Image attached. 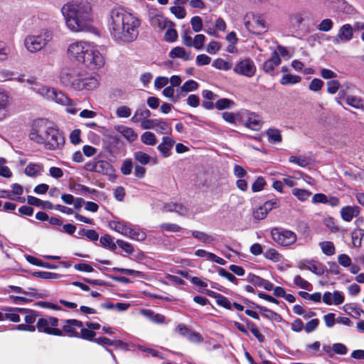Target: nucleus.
<instances>
[{
	"instance_id": "nucleus-1",
	"label": "nucleus",
	"mask_w": 364,
	"mask_h": 364,
	"mask_svg": "<svg viewBox=\"0 0 364 364\" xmlns=\"http://www.w3.org/2000/svg\"><path fill=\"white\" fill-rule=\"evenodd\" d=\"M61 13L67 28L71 32L94 31L92 5L87 0H69L63 6Z\"/></svg>"
},
{
	"instance_id": "nucleus-2",
	"label": "nucleus",
	"mask_w": 364,
	"mask_h": 364,
	"mask_svg": "<svg viewBox=\"0 0 364 364\" xmlns=\"http://www.w3.org/2000/svg\"><path fill=\"white\" fill-rule=\"evenodd\" d=\"M141 21L122 8H114L109 13L108 28L112 38L119 43L134 41L139 33Z\"/></svg>"
},
{
	"instance_id": "nucleus-3",
	"label": "nucleus",
	"mask_w": 364,
	"mask_h": 364,
	"mask_svg": "<svg viewBox=\"0 0 364 364\" xmlns=\"http://www.w3.org/2000/svg\"><path fill=\"white\" fill-rule=\"evenodd\" d=\"M67 55L74 62L82 63L91 70H98L105 65V60L94 43L77 40L68 46Z\"/></svg>"
},
{
	"instance_id": "nucleus-4",
	"label": "nucleus",
	"mask_w": 364,
	"mask_h": 364,
	"mask_svg": "<svg viewBox=\"0 0 364 364\" xmlns=\"http://www.w3.org/2000/svg\"><path fill=\"white\" fill-rule=\"evenodd\" d=\"M27 82L31 85V89L36 93L55 102L58 104L68 106L71 105L70 99L62 92H58L54 88L44 86L36 82L34 78L27 79Z\"/></svg>"
},
{
	"instance_id": "nucleus-5",
	"label": "nucleus",
	"mask_w": 364,
	"mask_h": 364,
	"mask_svg": "<svg viewBox=\"0 0 364 364\" xmlns=\"http://www.w3.org/2000/svg\"><path fill=\"white\" fill-rule=\"evenodd\" d=\"M53 37V31L43 29L39 33L29 35L25 38L24 45L30 53H36L43 49Z\"/></svg>"
},
{
	"instance_id": "nucleus-6",
	"label": "nucleus",
	"mask_w": 364,
	"mask_h": 364,
	"mask_svg": "<svg viewBox=\"0 0 364 364\" xmlns=\"http://www.w3.org/2000/svg\"><path fill=\"white\" fill-rule=\"evenodd\" d=\"M63 336L75 337L82 339H89L92 336L90 331L85 330L83 322L76 319H67L63 321L60 329Z\"/></svg>"
},
{
	"instance_id": "nucleus-7",
	"label": "nucleus",
	"mask_w": 364,
	"mask_h": 364,
	"mask_svg": "<svg viewBox=\"0 0 364 364\" xmlns=\"http://www.w3.org/2000/svg\"><path fill=\"white\" fill-rule=\"evenodd\" d=\"M109 226L112 230L132 240L142 241L146 236L144 231L124 221L112 220L109 223Z\"/></svg>"
},
{
	"instance_id": "nucleus-8",
	"label": "nucleus",
	"mask_w": 364,
	"mask_h": 364,
	"mask_svg": "<svg viewBox=\"0 0 364 364\" xmlns=\"http://www.w3.org/2000/svg\"><path fill=\"white\" fill-rule=\"evenodd\" d=\"M271 236L278 245L285 247L292 245L297 240V236L294 232L279 228H272Z\"/></svg>"
},
{
	"instance_id": "nucleus-9",
	"label": "nucleus",
	"mask_w": 364,
	"mask_h": 364,
	"mask_svg": "<svg viewBox=\"0 0 364 364\" xmlns=\"http://www.w3.org/2000/svg\"><path fill=\"white\" fill-rule=\"evenodd\" d=\"M58 319L53 316H44L38 320L36 328L40 333L49 335L63 336L60 328H58Z\"/></svg>"
},
{
	"instance_id": "nucleus-10",
	"label": "nucleus",
	"mask_w": 364,
	"mask_h": 364,
	"mask_svg": "<svg viewBox=\"0 0 364 364\" xmlns=\"http://www.w3.org/2000/svg\"><path fill=\"white\" fill-rule=\"evenodd\" d=\"M45 148L50 150H55L61 148L65 142L63 134L53 127H48L45 128L44 132Z\"/></svg>"
},
{
	"instance_id": "nucleus-11",
	"label": "nucleus",
	"mask_w": 364,
	"mask_h": 364,
	"mask_svg": "<svg viewBox=\"0 0 364 364\" xmlns=\"http://www.w3.org/2000/svg\"><path fill=\"white\" fill-rule=\"evenodd\" d=\"M237 117H239V124L244 125L250 129L258 130L262 126V117L255 112L241 109L237 112Z\"/></svg>"
},
{
	"instance_id": "nucleus-12",
	"label": "nucleus",
	"mask_w": 364,
	"mask_h": 364,
	"mask_svg": "<svg viewBox=\"0 0 364 364\" xmlns=\"http://www.w3.org/2000/svg\"><path fill=\"white\" fill-rule=\"evenodd\" d=\"M100 75H95L85 78H75L72 81V89L75 91L88 92L100 85Z\"/></svg>"
},
{
	"instance_id": "nucleus-13",
	"label": "nucleus",
	"mask_w": 364,
	"mask_h": 364,
	"mask_svg": "<svg viewBox=\"0 0 364 364\" xmlns=\"http://www.w3.org/2000/svg\"><path fill=\"white\" fill-rule=\"evenodd\" d=\"M245 26L250 32L257 35L262 34L267 31L264 20L261 16L253 14L246 15L245 18Z\"/></svg>"
},
{
	"instance_id": "nucleus-14",
	"label": "nucleus",
	"mask_w": 364,
	"mask_h": 364,
	"mask_svg": "<svg viewBox=\"0 0 364 364\" xmlns=\"http://www.w3.org/2000/svg\"><path fill=\"white\" fill-rule=\"evenodd\" d=\"M296 267L301 270H309L317 276H323L327 272L326 266L318 260L304 259L297 262Z\"/></svg>"
},
{
	"instance_id": "nucleus-15",
	"label": "nucleus",
	"mask_w": 364,
	"mask_h": 364,
	"mask_svg": "<svg viewBox=\"0 0 364 364\" xmlns=\"http://www.w3.org/2000/svg\"><path fill=\"white\" fill-rule=\"evenodd\" d=\"M233 71L237 75L252 77L255 74L256 66L251 59L245 58L235 64Z\"/></svg>"
},
{
	"instance_id": "nucleus-16",
	"label": "nucleus",
	"mask_w": 364,
	"mask_h": 364,
	"mask_svg": "<svg viewBox=\"0 0 364 364\" xmlns=\"http://www.w3.org/2000/svg\"><path fill=\"white\" fill-rule=\"evenodd\" d=\"M150 23L153 28L161 31L169 26L173 25V22L168 20L163 15L156 14L150 17Z\"/></svg>"
},
{
	"instance_id": "nucleus-17",
	"label": "nucleus",
	"mask_w": 364,
	"mask_h": 364,
	"mask_svg": "<svg viewBox=\"0 0 364 364\" xmlns=\"http://www.w3.org/2000/svg\"><path fill=\"white\" fill-rule=\"evenodd\" d=\"M282 60L279 53L274 51L272 53L271 58L263 63L262 69L266 73H272L279 65H280Z\"/></svg>"
},
{
	"instance_id": "nucleus-18",
	"label": "nucleus",
	"mask_w": 364,
	"mask_h": 364,
	"mask_svg": "<svg viewBox=\"0 0 364 364\" xmlns=\"http://www.w3.org/2000/svg\"><path fill=\"white\" fill-rule=\"evenodd\" d=\"M360 212V208L357 205H346L341 209V217L344 221L350 222Z\"/></svg>"
},
{
	"instance_id": "nucleus-19",
	"label": "nucleus",
	"mask_w": 364,
	"mask_h": 364,
	"mask_svg": "<svg viewBox=\"0 0 364 364\" xmlns=\"http://www.w3.org/2000/svg\"><path fill=\"white\" fill-rule=\"evenodd\" d=\"M203 292L208 296L214 298L216 300V303L218 306H220L228 310L232 309V304L230 301L225 296L209 289H206Z\"/></svg>"
},
{
	"instance_id": "nucleus-20",
	"label": "nucleus",
	"mask_w": 364,
	"mask_h": 364,
	"mask_svg": "<svg viewBox=\"0 0 364 364\" xmlns=\"http://www.w3.org/2000/svg\"><path fill=\"white\" fill-rule=\"evenodd\" d=\"M174 144L175 141L172 138L164 136L161 143L158 145L157 149L164 157L166 158L171 155Z\"/></svg>"
},
{
	"instance_id": "nucleus-21",
	"label": "nucleus",
	"mask_w": 364,
	"mask_h": 364,
	"mask_svg": "<svg viewBox=\"0 0 364 364\" xmlns=\"http://www.w3.org/2000/svg\"><path fill=\"white\" fill-rule=\"evenodd\" d=\"M353 29L351 25L346 23L342 26L337 34L336 41L346 42L353 38Z\"/></svg>"
},
{
	"instance_id": "nucleus-22",
	"label": "nucleus",
	"mask_w": 364,
	"mask_h": 364,
	"mask_svg": "<svg viewBox=\"0 0 364 364\" xmlns=\"http://www.w3.org/2000/svg\"><path fill=\"white\" fill-rule=\"evenodd\" d=\"M141 315L145 316L151 322L156 324L167 323L168 321L165 316L161 314H155L152 310L150 309H141L140 311Z\"/></svg>"
},
{
	"instance_id": "nucleus-23",
	"label": "nucleus",
	"mask_w": 364,
	"mask_h": 364,
	"mask_svg": "<svg viewBox=\"0 0 364 364\" xmlns=\"http://www.w3.org/2000/svg\"><path fill=\"white\" fill-rule=\"evenodd\" d=\"M163 210L168 212H176L181 216H187L188 215V209L182 203H168L163 206Z\"/></svg>"
},
{
	"instance_id": "nucleus-24",
	"label": "nucleus",
	"mask_w": 364,
	"mask_h": 364,
	"mask_svg": "<svg viewBox=\"0 0 364 364\" xmlns=\"http://www.w3.org/2000/svg\"><path fill=\"white\" fill-rule=\"evenodd\" d=\"M114 129L129 142H134L138 138L137 133L131 127L124 125H118L116 126Z\"/></svg>"
},
{
	"instance_id": "nucleus-25",
	"label": "nucleus",
	"mask_w": 364,
	"mask_h": 364,
	"mask_svg": "<svg viewBox=\"0 0 364 364\" xmlns=\"http://www.w3.org/2000/svg\"><path fill=\"white\" fill-rule=\"evenodd\" d=\"M199 87L198 83L193 80H189L184 82L177 91V97L181 98L185 97L187 93L196 90Z\"/></svg>"
},
{
	"instance_id": "nucleus-26",
	"label": "nucleus",
	"mask_w": 364,
	"mask_h": 364,
	"mask_svg": "<svg viewBox=\"0 0 364 364\" xmlns=\"http://www.w3.org/2000/svg\"><path fill=\"white\" fill-rule=\"evenodd\" d=\"M169 57L171 58H180L183 61H188L191 60V53L183 47L176 46L171 50Z\"/></svg>"
},
{
	"instance_id": "nucleus-27",
	"label": "nucleus",
	"mask_w": 364,
	"mask_h": 364,
	"mask_svg": "<svg viewBox=\"0 0 364 364\" xmlns=\"http://www.w3.org/2000/svg\"><path fill=\"white\" fill-rule=\"evenodd\" d=\"M252 304L262 312V316L263 317L276 322H280L282 321V316L277 313L255 303H252Z\"/></svg>"
},
{
	"instance_id": "nucleus-28",
	"label": "nucleus",
	"mask_w": 364,
	"mask_h": 364,
	"mask_svg": "<svg viewBox=\"0 0 364 364\" xmlns=\"http://www.w3.org/2000/svg\"><path fill=\"white\" fill-rule=\"evenodd\" d=\"M97 173L112 176L114 174V169L108 161L99 160L97 161Z\"/></svg>"
},
{
	"instance_id": "nucleus-29",
	"label": "nucleus",
	"mask_w": 364,
	"mask_h": 364,
	"mask_svg": "<svg viewBox=\"0 0 364 364\" xmlns=\"http://www.w3.org/2000/svg\"><path fill=\"white\" fill-rule=\"evenodd\" d=\"M9 102L8 93L0 89V119L5 118L8 114Z\"/></svg>"
},
{
	"instance_id": "nucleus-30",
	"label": "nucleus",
	"mask_w": 364,
	"mask_h": 364,
	"mask_svg": "<svg viewBox=\"0 0 364 364\" xmlns=\"http://www.w3.org/2000/svg\"><path fill=\"white\" fill-rule=\"evenodd\" d=\"M73 80V75L70 69L64 68L61 70L59 74V80L63 85L72 88V81Z\"/></svg>"
},
{
	"instance_id": "nucleus-31",
	"label": "nucleus",
	"mask_w": 364,
	"mask_h": 364,
	"mask_svg": "<svg viewBox=\"0 0 364 364\" xmlns=\"http://www.w3.org/2000/svg\"><path fill=\"white\" fill-rule=\"evenodd\" d=\"M267 139L270 143L277 144L282 141V136L279 129L277 128H269L266 131Z\"/></svg>"
},
{
	"instance_id": "nucleus-32",
	"label": "nucleus",
	"mask_w": 364,
	"mask_h": 364,
	"mask_svg": "<svg viewBox=\"0 0 364 364\" xmlns=\"http://www.w3.org/2000/svg\"><path fill=\"white\" fill-rule=\"evenodd\" d=\"M134 159L141 165H146L150 162V161H153L154 164H156L157 162L156 158H152L148 154L142 151H137L134 152Z\"/></svg>"
},
{
	"instance_id": "nucleus-33",
	"label": "nucleus",
	"mask_w": 364,
	"mask_h": 364,
	"mask_svg": "<svg viewBox=\"0 0 364 364\" xmlns=\"http://www.w3.org/2000/svg\"><path fill=\"white\" fill-rule=\"evenodd\" d=\"M43 171V165L31 163L25 168L24 172L28 176L34 177L41 174Z\"/></svg>"
},
{
	"instance_id": "nucleus-34",
	"label": "nucleus",
	"mask_w": 364,
	"mask_h": 364,
	"mask_svg": "<svg viewBox=\"0 0 364 364\" xmlns=\"http://www.w3.org/2000/svg\"><path fill=\"white\" fill-rule=\"evenodd\" d=\"M45 129L40 128L39 129H33L29 134L31 140L45 146L46 134L44 132Z\"/></svg>"
},
{
	"instance_id": "nucleus-35",
	"label": "nucleus",
	"mask_w": 364,
	"mask_h": 364,
	"mask_svg": "<svg viewBox=\"0 0 364 364\" xmlns=\"http://www.w3.org/2000/svg\"><path fill=\"white\" fill-rule=\"evenodd\" d=\"M151 116V112L146 108H139L136 110L134 116L131 118L133 123L141 122L143 119H147Z\"/></svg>"
},
{
	"instance_id": "nucleus-36",
	"label": "nucleus",
	"mask_w": 364,
	"mask_h": 364,
	"mask_svg": "<svg viewBox=\"0 0 364 364\" xmlns=\"http://www.w3.org/2000/svg\"><path fill=\"white\" fill-rule=\"evenodd\" d=\"M24 296L27 298L32 299V298L36 299H43L46 297L47 293L44 290H38L34 288L29 287L26 290L24 289V293H23Z\"/></svg>"
},
{
	"instance_id": "nucleus-37",
	"label": "nucleus",
	"mask_w": 364,
	"mask_h": 364,
	"mask_svg": "<svg viewBox=\"0 0 364 364\" xmlns=\"http://www.w3.org/2000/svg\"><path fill=\"white\" fill-rule=\"evenodd\" d=\"M322 252L326 256H332L336 253L334 244L331 241H323L318 243Z\"/></svg>"
},
{
	"instance_id": "nucleus-38",
	"label": "nucleus",
	"mask_w": 364,
	"mask_h": 364,
	"mask_svg": "<svg viewBox=\"0 0 364 364\" xmlns=\"http://www.w3.org/2000/svg\"><path fill=\"white\" fill-rule=\"evenodd\" d=\"M306 351L312 356L319 357L323 355V353L321 351V343L319 341H315L313 343L307 344L306 346Z\"/></svg>"
},
{
	"instance_id": "nucleus-39",
	"label": "nucleus",
	"mask_w": 364,
	"mask_h": 364,
	"mask_svg": "<svg viewBox=\"0 0 364 364\" xmlns=\"http://www.w3.org/2000/svg\"><path fill=\"white\" fill-rule=\"evenodd\" d=\"M16 310L25 316L24 321L27 324H33L36 321L37 315L34 311L23 308H18Z\"/></svg>"
},
{
	"instance_id": "nucleus-40",
	"label": "nucleus",
	"mask_w": 364,
	"mask_h": 364,
	"mask_svg": "<svg viewBox=\"0 0 364 364\" xmlns=\"http://www.w3.org/2000/svg\"><path fill=\"white\" fill-rule=\"evenodd\" d=\"M212 65L218 70L228 71L232 68V63L230 61L225 60L223 58H217L213 62Z\"/></svg>"
},
{
	"instance_id": "nucleus-41",
	"label": "nucleus",
	"mask_w": 364,
	"mask_h": 364,
	"mask_svg": "<svg viewBox=\"0 0 364 364\" xmlns=\"http://www.w3.org/2000/svg\"><path fill=\"white\" fill-rule=\"evenodd\" d=\"M346 103L355 109H364V101L358 97L348 95L346 97Z\"/></svg>"
},
{
	"instance_id": "nucleus-42",
	"label": "nucleus",
	"mask_w": 364,
	"mask_h": 364,
	"mask_svg": "<svg viewBox=\"0 0 364 364\" xmlns=\"http://www.w3.org/2000/svg\"><path fill=\"white\" fill-rule=\"evenodd\" d=\"M192 236L203 243H211L214 241V237L205 232L197 230L191 231Z\"/></svg>"
},
{
	"instance_id": "nucleus-43",
	"label": "nucleus",
	"mask_w": 364,
	"mask_h": 364,
	"mask_svg": "<svg viewBox=\"0 0 364 364\" xmlns=\"http://www.w3.org/2000/svg\"><path fill=\"white\" fill-rule=\"evenodd\" d=\"M301 78L299 75L286 74L280 80V84L282 85H289L299 83Z\"/></svg>"
},
{
	"instance_id": "nucleus-44",
	"label": "nucleus",
	"mask_w": 364,
	"mask_h": 364,
	"mask_svg": "<svg viewBox=\"0 0 364 364\" xmlns=\"http://www.w3.org/2000/svg\"><path fill=\"white\" fill-rule=\"evenodd\" d=\"M264 257L269 260H272L274 262H278L282 260V255L279 253L277 250L274 248H269L264 253Z\"/></svg>"
},
{
	"instance_id": "nucleus-45",
	"label": "nucleus",
	"mask_w": 364,
	"mask_h": 364,
	"mask_svg": "<svg viewBox=\"0 0 364 364\" xmlns=\"http://www.w3.org/2000/svg\"><path fill=\"white\" fill-rule=\"evenodd\" d=\"M141 141L148 146H154L157 143L156 135L151 132H145L141 136Z\"/></svg>"
},
{
	"instance_id": "nucleus-46",
	"label": "nucleus",
	"mask_w": 364,
	"mask_h": 364,
	"mask_svg": "<svg viewBox=\"0 0 364 364\" xmlns=\"http://www.w3.org/2000/svg\"><path fill=\"white\" fill-rule=\"evenodd\" d=\"M292 195L294 196L299 200L304 202L309 198L311 193L306 189L296 188L292 190Z\"/></svg>"
},
{
	"instance_id": "nucleus-47",
	"label": "nucleus",
	"mask_w": 364,
	"mask_h": 364,
	"mask_svg": "<svg viewBox=\"0 0 364 364\" xmlns=\"http://www.w3.org/2000/svg\"><path fill=\"white\" fill-rule=\"evenodd\" d=\"M294 284L300 289L307 291H311L313 288L312 284L306 279H303L300 275H296L294 277Z\"/></svg>"
},
{
	"instance_id": "nucleus-48",
	"label": "nucleus",
	"mask_w": 364,
	"mask_h": 364,
	"mask_svg": "<svg viewBox=\"0 0 364 364\" xmlns=\"http://www.w3.org/2000/svg\"><path fill=\"white\" fill-rule=\"evenodd\" d=\"M234 105H235L234 101L232 100L228 99V98L220 99L215 104V108L218 110L230 109V108L233 107Z\"/></svg>"
},
{
	"instance_id": "nucleus-49",
	"label": "nucleus",
	"mask_w": 364,
	"mask_h": 364,
	"mask_svg": "<svg viewBox=\"0 0 364 364\" xmlns=\"http://www.w3.org/2000/svg\"><path fill=\"white\" fill-rule=\"evenodd\" d=\"M170 11L178 19H183L186 16V11L183 5L175 4L170 7Z\"/></svg>"
},
{
	"instance_id": "nucleus-50",
	"label": "nucleus",
	"mask_w": 364,
	"mask_h": 364,
	"mask_svg": "<svg viewBox=\"0 0 364 364\" xmlns=\"http://www.w3.org/2000/svg\"><path fill=\"white\" fill-rule=\"evenodd\" d=\"M344 311L351 315L353 318H358L361 314L362 309L358 308L355 304H346L343 306Z\"/></svg>"
},
{
	"instance_id": "nucleus-51",
	"label": "nucleus",
	"mask_w": 364,
	"mask_h": 364,
	"mask_svg": "<svg viewBox=\"0 0 364 364\" xmlns=\"http://www.w3.org/2000/svg\"><path fill=\"white\" fill-rule=\"evenodd\" d=\"M173 24L167 27V30L164 34V40L166 42L173 43L175 42L178 38V33L173 28Z\"/></svg>"
},
{
	"instance_id": "nucleus-52",
	"label": "nucleus",
	"mask_w": 364,
	"mask_h": 364,
	"mask_svg": "<svg viewBox=\"0 0 364 364\" xmlns=\"http://www.w3.org/2000/svg\"><path fill=\"white\" fill-rule=\"evenodd\" d=\"M12 191L11 192L13 197H16V199H13L14 200L20 201L21 203L24 202V199L21 198L20 196L23 193V187L18 183H14L11 186Z\"/></svg>"
},
{
	"instance_id": "nucleus-53",
	"label": "nucleus",
	"mask_w": 364,
	"mask_h": 364,
	"mask_svg": "<svg viewBox=\"0 0 364 364\" xmlns=\"http://www.w3.org/2000/svg\"><path fill=\"white\" fill-rule=\"evenodd\" d=\"M34 276L46 280L57 279L62 277L60 274L58 273L43 271L34 272Z\"/></svg>"
},
{
	"instance_id": "nucleus-54",
	"label": "nucleus",
	"mask_w": 364,
	"mask_h": 364,
	"mask_svg": "<svg viewBox=\"0 0 364 364\" xmlns=\"http://www.w3.org/2000/svg\"><path fill=\"white\" fill-rule=\"evenodd\" d=\"M17 308L10 309V308H3L4 311H11V312H9L6 314V319L9 320L12 322H19L20 319V312L16 310Z\"/></svg>"
},
{
	"instance_id": "nucleus-55",
	"label": "nucleus",
	"mask_w": 364,
	"mask_h": 364,
	"mask_svg": "<svg viewBox=\"0 0 364 364\" xmlns=\"http://www.w3.org/2000/svg\"><path fill=\"white\" fill-rule=\"evenodd\" d=\"M205 41V36L203 34H197L191 42V47L195 48L196 50H201Z\"/></svg>"
},
{
	"instance_id": "nucleus-56",
	"label": "nucleus",
	"mask_w": 364,
	"mask_h": 364,
	"mask_svg": "<svg viewBox=\"0 0 364 364\" xmlns=\"http://www.w3.org/2000/svg\"><path fill=\"white\" fill-rule=\"evenodd\" d=\"M155 129L161 134H166L171 129L168 124L161 119H156Z\"/></svg>"
},
{
	"instance_id": "nucleus-57",
	"label": "nucleus",
	"mask_w": 364,
	"mask_h": 364,
	"mask_svg": "<svg viewBox=\"0 0 364 364\" xmlns=\"http://www.w3.org/2000/svg\"><path fill=\"white\" fill-rule=\"evenodd\" d=\"M10 53V47L4 41H0V62L6 60Z\"/></svg>"
},
{
	"instance_id": "nucleus-58",
	"label": "nucleus",
	"mask_w": 364,
	"mask_h": 364,
	"mask_svg": "<svg viewBox=\"0 0 364 364\" xmlns=\"http://www.w3.org/2000/svg\"><path fill=\"white\" fill-rule=\"evenodd\" d=\"M191 25L194 32L198 33L203 30V21L198 16H195L191 19Z\"/></svg>"
},
{
	"instance_id": "nucleus-59",
	"label": "nucleus",
	"mask_w": 364,
	"mask_h": 364,
	"mask_svg": "<svg viewBox=\"0 0 364 364\" xmlns=\"http://www.w3.org/2000/svg\"><path fill=\"white\" fill-rule=\"evenodd\" d=\"M85 327V330L90 331L92 336L89 338L86 339L87 341H93L94 338L96 335L94 331L98 330L100 328V324L97 322H92V321H86L84 324Z\"/></svg>"
},
{
	"instance_id": "nucleus-60",
	"label": "nucleus",
	"mask_w": 364,
	"mask_h": 364,
	"mask_svg": "<svg viewBox=\"0 0 364 364\" xmlns=\"http://www.w3.org/2000/svg\"><path fill=\"white\" fill-rule=\"evenodd\" d=\"M223 119L232 124H239V117H237V113H232V112H225L222 114Z\"/></svg>"
},
{
	"instance_id": "nucleus-61",
	"label": "nucleus",
	"mask_w": 364,
	"mask_h": 364,
	"mask_svg": "<svg viewBox=\"0 0 364 364\" xmlns=\"http://www.w3.org/2000/svg\"><path fill=\"white\" fill-rule=\"evenodd\" d=\"M131 109L125 105L119 106L116 109V115L119 118H127L131 116Z\"/></svg>"
},
{
	"instance_id": "nucleus-62",
	"label": "nucleus",
	"mask_w": 364,
	"mask_h": 364,
	"mask_svg": "<svg viewBox=\"0 0 364 364\" xmlns=\"http://www.w3.org/2000/svg\"><path fill=\"white\" fill-rule=\"evenodd\" d=\"M326 85L327 92L331 95L336 93L341 87V84L337 80H329L327 82Z\"/></svg>"
},
{
	"instance_id": "nucleus-63",
	"label": "nucleus",
	"mask_w": 364,
	"mask_h": 364,
	"mask_svg": "<svg viewBox=\"0 0 364 364\" xmlns=\"http://www.w3.org/2000/svg\"><path fill=\"white\" fill-rule=\"evenodd\" d=\"M333 23L330 18H325L318 25V29L321 31L328 32L333 28Z\"/></svg>"
},
{
	"instance_id": "nucleus-64",
	"label": "nucleus",
	"mask_w": 364,
	"mask_h": 364,
	"mask_svg": "<svg viewBox=\"0 0 364 364\" xmlns=\"http://www.w3.org/2000/svg\"><path fill=\"white\" fill-rule=\"evenodd\" d=\"M279 205H280L279 200L274 198V199L266 201L262 205V207L265 209V210L268 213L272 210L279 208Z\"/></svg>"
}]
</instances>
